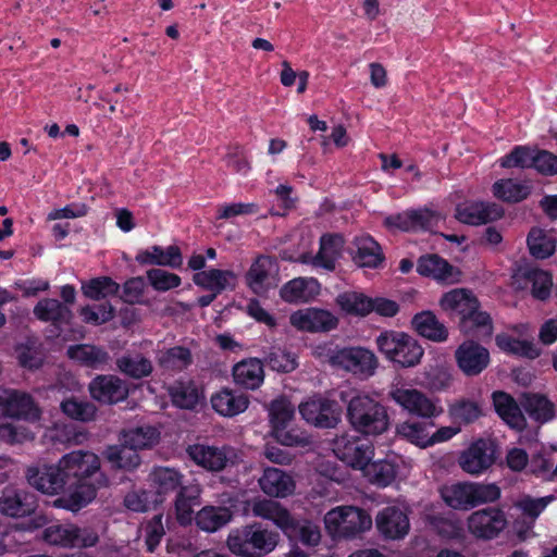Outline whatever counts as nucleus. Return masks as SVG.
Masks as SVG:
<instances>
[{"mask_svg":"<svg viewBox=\"0 0 557 557\" xmlns=\"http://www.w3.org/2000/svg\"><path fill=\"white\" fill-rule=\"evenodd\" d=\"M28 484L46 495L66 494L54 500L58 508L78 511L91 503L100 487L108 485L98 455L89 450H73L57 463L28 467Z\"/></svg>","mask_w":557,"mask_h":557,"instance_id":"1","label":"nucleus"},{"mask_svg":"<svg viewBox=\"0 0 557 557\" xmlns=\"http://www.w3.org/2000/svg\"><path fill=\"white\" fill-rule=\"evenodd\" d=\"M346 405V420L350 428L364 436H379L391 426L388 408L364 392H341Z\"/></svg>","mask_w":557,"mask_h":557,"instance_id":"2","label":"nucleus"},{"mask_svg":"<svg viewBox=\"0 0 557 557\" xmlns=\"http://www.w3.org/2000/svg\"><path fill=\"white\" fill-rule=\"evenodd\" d=\"M438 304L449 318L459 319V327L462 332H474L487 325V312L480 310L481 304L470 289L454 288L446 292Z\"/></svg>","mask_w":557,"mask_h":557,"instance_id":"3","label":"nucleus"},{"mask_svg":"<svg viewBox=\"0 0 557 557\" xmlns=\"http://www.w3.org/2000/svg\"><path fill=\"white\" fill-rule=\"evenodd\" d=\"M226 544L228 549L237 556L263 557L276 547L277 534L260 523H253L232 530Z\"/></svg>","mask_w":557,"mask_h":557,"instance_id":"4","label":"nucleus"},{"mask_svg":"<svg viewBox=\"0 0 557 557\" xmlns=\"http://www.w3.org/2000/svg\"><path fill=\"white\" fill-rule=\"evenodd\" d=\"M375 343L379 351L400 368L416 367L424 355V349L419 342L405 332L383 331Z\"/></svg>","mask_w":557,"mask_h":557,"instance_id":"5","label":"nucleus"},{"mask_svg":"<svg viewBox=\"0 0 557 557\" xmlns=\"http://www.w3.org/2000/svg\"><path fill=\"white\" fill-rule=\"evenodd\" d=\"M325 529L333 539H355L372 527L371 516L361 508L338 506L326 512Z\"/></svg>","mask_w":557,"mask_h":557,"instance_id":"6","label":"nucleus"},{"mask_svg":"<svg viewBox=\"0 0 557 557\" xmlns=\"http://www.w3.org/2000/svg\"><path fill=\"white\" fill-rule=\"evenodd\" d=\"M322 355L331 366L351 372L361 379L372 376L379 364L376 356L363 347L329 346L323 349Z\"/></svg>","mask_w":557,"mask_h":557,"instance_id":"7","label":"nucleus"},{"mask_svg":"<svg viewBox=\"0 0 557 557\" xmlns=\"http://www.w3.org/2000/svg\"><path fill=\"white\" fill-rule=\"evenodd\" d=\"M301 418L319 429H334L342 421L343 408L335 399L314 395L298 406Z\"/></svg>","mask_w":557,"mask_h":557,"instance_id":"8","label":"nucleus"},{"mask_svg":"<svg viewBox=\"0 0 557 557\" xmlns=\"http://www.w3.org/2000/svg\"><path fill=\"white\" fill-rule=\"evenodd\" d=\"M188 458L209 472H220L236 465L237 454L228 445L214 446L196 443L186 448Z\"/></svg>","mask_w":557,"mask_h":557,"instance_id":"9","label":"nucleus"},{"mask_svg":"<svg viewBox=\"0 0 557 557\" xmlns=\"http://www.w3.org/2000/svg\"><path fill=\"white\" fill-rule=\"evenodd\" d=\"M278 271L280 267L275 257L260 255L246 272L245 283L255 295L264 297L271 289L277 287Z\"/></svg>","mask_w":557,"mask_h":557,"instance_id":"10","label":"nucleus"},{"mask_svg":"<svg viewBox=\"0 0 557 557\" xmlns=\"http://www.w3.org/2000/svg\"><path fill=\"white\" fill-rule=\"evenodd\" d=\"M388 397L411 416L423 420H433L444 411L437 400L416 388L393 387Z\"/></svg>","mask_w":557,"mask_h":557,"instance_id":"11","label":"nucleus"},{"mask_svg":"<svg viewBox=\"0 0 557 557\" xmlns=\"http://www.w3.org/2000/svg\"><path fill=\"white\" fill-rule=\"evenodd\" d=\"M333 451L347 466L361 471L374 456V447L371 443L347 433L333 441Z\"/></svg>","mask_w":557,"mask_h":557,"instance_id":"12","label":"nucleus"},{"mask_svg":"<svg viewBox=\"0 0 557 557\" xmlns=\"http://www.w3.org/2000/svg\"><path fill=\"white\" fill-rule=\"evenodd\" d=\"M444 503L456 510H469L487 502V485L458 482L440 488Z\"/></svg>","mask_w":557,"mask_h":557,"instance_id":"13","label":"nucleus"},{"mask_svg":"<svg viewBox=\"0 0 557 557\" xmlns=\"http://www.w3.org/2000/svg\"><path fill=\"white\" fill-rule=\"evenodd\" d=\"M88 391L91 398L102 405L119 404L129 395L128 383L113 374L97 375L90 381Z\"/></svg>","mask_w":557,"mask_h":557,"instance_id":"14","label":"nucleus"},{"mask_svg":"<svg viewBox=\"0 0 557 557\" xmlns=\"http://www.w3.org/2000/svg\"><path fill=\"white\" fill-rule=\"evenodd\" d=\"M440 215L428 208L406 210L385 218L384 224L403 232L432 231L437 226Z\"/></svg>","mask_w":557,"mask_h":557,"instance_id":"15","label":"nucleus"},{"mask_svg":"<svg viewBox=\"0 0 557 557\" xmlns=\"http://www.w3.org/2000/svg\"><path fill=\"white\" fill-rule=\"evenodd\" d=\"M289 322L297 330L310 333L330 332L338 325V319L332 312L313 307L293 312Z\"/></svg>","mask_w":557,"mask_h":557,"instance_id":"16","label":"nucleus"},{"mask_svg":"<svg viewBox=\"0 0 557 557\" xmlns=\"http://www.w3.org/2000/svg\"><path fill=\"white\" fill-rule=\"evenodd\" d=\"M37 508L36 496L23 488L5 486L0 495V513L11 518L30 516Z\"/></svg>","mask_w":557,"mask_h":557,"instance_id":"17","label":"nucleus"},{"mask_svg":"<svg viewBox=\"0 0 557 557\" xmlns=\"http://www.w3.org/2000/svg\"><path fill=\"white\" fill-rule=\"evenodd\" d=\"M379 533L386 540L404 539L410 529L407 512L396 506L383 508L375 517Z\"/></svg>","mask_w":557,"mask_h":557,"instance_id":"18","label":"nucleus"},{"mask_svg":"<svg viewBox=\"0 0 557 557\" xmlns=\"http://www.w3.org/2000/svg\"><path fill=\"white\" fill-rule=\"evenodd\" d=\"M458 368L468 376L480 374L487 366V349L474 341H465L455 351Z\"/></svg>","mask_w":557,"mask_h":557,"instance_id":"19","label":"nucleus"},{"mask_svg":"<svg viewBox=\"0 0 557 557\" xmlns=\"http://www.w3.org/2000/svg\"><path fill=\"white\" fill-rule=\"evenodd\" d=\"M149 481L157 496L154 503H162L166 496L177 494L186 485L183 483L184 474L171 467H154L149 474Z\"/></svg>","mask_w":557,"mask_h":557,"instance_id":"20","label":"nucleus"},{"mask_svg":"<svg viewBox=\"0 0 557 557\" xmlns=\"http://www.w3.org/2000/svg\"><path fill=\"white\" fill-rule=\"evenodd\" d=\"M493 406L499 418L512 430L522 432L527 429V419L521 404L508 393L494 392L492 394Z\"/></svg>","mask_w":557,"mask_h":557,"instance_id":"21","label":"nucleus"},{"mask_svg":"<svg viewBox=\"0 0 557 557\" xmlns=\"http://www.w3.org/2000/svg\"><path fill=\"white\" fill-rule=\"evenodd\" d=\"M135 260L140 265H159L178 269L183 264V256L181 249L176 245H170L163 248L153 245L147 249L139 250Z\"/></svg>","mask_w":557,"mask_h":557,"instance_id":"22","label":"nucleus"},{"mask_svg":"<svg viewBox=\"0 0 557 557\" xmlns=\"http://www.w3.org/2000/svg\"><path fill=\"white\" fill-rule=\"evenodd\" d=\"M232 376L238 387L255 391L264 381L263 363L258 358L244 359L233 366Z\"/></svg>","mask_w":557,"mask_h":557,"instance_id":"23","label":"nucleus"},{"mask_svg":"<svg viewBox=\"0 0 557 557\" xmlns=\"http://www.w3.org/2000/svg\"><path fill=\"white\" fill-rule=\"evenodd\" d=\"M521 407L530 419L539 424L548 423L556 417V406L545 394L523 393Z\"/></svg>","mask_w":557,"mask_h":557,"instance_id":"24","label":"nucleus"},{"mask_svg":"<svg viewBox=\"0 0 557 557\" xmlns=\"http://www.w3.org/2000/svg\"><path fill=\"white\" fill-rule=\"evenodd\" d=\"M34 315L41 322H50L59 331L69 325L73 313L71 309L54 298L39 300L33 310Z\"/></svg>","mask_w":557,"mask_h":557,"instance_id":"25","label":"nucleus"},{"mask_svg":"<svg viewBox=\"0 0 557 557\" xmlns=\"http://www.w3.org/2000/svg\"><path fill=\"white\" fill-rule=\"evenodd\" d=\"M201 491L198 483H188L177 492L174 508L181 525H189L195 520L194 507L200 505Z\"/></svg>","mask_w":557,"mask_h":557,"instance_id":"26","label":"nucleus"},{"mask_svg":"<svg viewBox=\"0 0 557 557\" xmlns=\"http://www.w3.org/2000/svg\"><path fill=\"white\" fill-rule=\"evenodd\" d=\"M411 327L422 337L434 342L444 343L448 338V329L431 310L416 313L411 319Z\"/></svg>","mask_w":557,"mask_h":557,"instance_id":"27","label":"nucleus"},{"mask_svg":"<svg viewBox=\"0 0 557 557\" xmlns=\"http://www.w3.org/2000/svg\"><path fill=\"white\" fill-rule=\"evenodd\" d=\"M212 408L223 417H234L244 412L249 406V397L231 388H222L211 396Z\"/></svg>","mask_w":557,"mask_h":557,"instance_id":"28","label":"nucleus"},{"mask_svg":"<svg viewBox=\"0 0 557 557\" xmlns=\"http://www.w3.org/2000/svg\"><path fill=\"white\" fill-rule=\"evenodd\" d=\"M519 276L531 285V295L534 299L546 301L550 297L554 286L550 272L527 264L519 269Z\"/></svg>","mask_w":557,"mask_h":557,"instance_id":"29","label":"nucleus"},{"mask_svg":"<svg viewBox=\"0 0 557 557\" xmlns=\"http://www.w3.org/2000/svg\"><path fill=\"white\" fill-rule=\"evenodd\" d=\"M193 281L197 286L220 295L227 288L235 289L237 277L231 270L210 269L196 272Z\"/></svg>","mask_w":557,"mask_h":557,"instance_id":"30","label":"nucleus"},{"mask_svg":"<svg viewBox=\"0 0 557 557\" xmlns=\"http://www.w3.org/2000/svg\"><path fill=\"white\" fill-rule=\"evenodd\" d=\"M261 490L273 497H286L295 490L293 478L277 468H267L259 479Z\"/></svg>","mask_w":557,"mask_h":557,"instance_id":"31","label":"nucleus"},{"mask_svg":"<svg viewBox=\"0 0 557 557\" xmlns=\"http://www.w3.org/2000/svg\"><path fill=\"white\" fill-rule=\"evenodd\" d=\"M356 250L352 252L354 262L360 268H380L385 257L381 246L370 236L357 237L354 242Z\"/></svg>","mask_w":557,"mask_h":557,"instance_id":"32","label":"nucleus"},{"mask_svg":"<svg viewBox=\"0 0 557 557\" xmlns=\"http://www.w3.org/2000/svg\"><path fill=\"white\" fill-rule=\"evenodd\" d=\"M9 419L36 422L40 420L41 410L34 398L24 392L9 389Z\"/></svg>","mask_w":557,"mask_h":557,"instance_id":"33","label":"nucleus"},{"mask_svg":"<svg viewBox=\"0 0 557 557\" xmlns=\"http://www.w3.org/2000/svg\"><path fill=\"white\" fill-rule=\"evenodd\" d=\"M417 272L421 276L431 277L438 282H454V267L435 253L421 256L417 261Z\"/></svg>","mask_w":557,"mask_h":557,"instance_id":"34","label":"nucleus"},{"mask_svg":"<svg viewBox=\"0 0 557 557\" xmlns=\"http://www.w3.org/2000/svg\"><path fill=\"white\" fill-rule=\"evenodd\" d=\"M115 364L122 374L134 380L148 377L153 371L152 361L141 352L125 354L116 359Z\"/></svg>","mask_w":557,"mask_h":557,"instance_id":"35","label":"nucleus"},{"mask_svg":"<svg viewBox=\"0 0 557 557\" xmlns=\"http://www.w3.org/2000/svg\"><path fill=\"white\" fill-rule=\"evenodd\" d=\"M486 451L487 442L480 438L460 454L458 465L469 474L482 473L487 469Z\"/></svg>","mask_w":557,"mask_h":557,"instance_id":"36","label":"nucleus"},{"mask_svg":"<svg viewBox=\"0 0 557 557\" xmlns=\"http://www.w3.org/2000/svg\"><path fill=\"white\" fill-rule=\"evenodd\" d=\"M232 511L222 506H205L195 515L196 525L206 532L212 533L232 520Z\"/></svg>","mask_w":557,"mask_h":557,"instance_id":"37","label":"nucleus"},{"mask_svg":"<svg viewBox=\"0 0 557 557\" xmlns=\"http://www.w3.org/2000/svg\"><path fill=\"white\" fill-rule=\"evenodd\" d=\"M255 512L265 519L272 520L285 534L292 537L293 532L297 529L298 522L284 508L274 502H262L255 506Z\"/></svg>","mask_w":557,"mask_h":557,"instance_id":"38","label":"nucleus"},{"mask_svg":"<svg viewBox=\"0 0 557 557\" xmlns=\"http://www.w3.org/2000/svg\"><path fill=\"white\" fill-rule=\"evenodd\" d=\"M319 286L315 278L296 277L285 283L280 289L281 298L288 304H299L308 301L313 289Z\"/></svg>","mask_w":557,"mask_h":557,"instance_id":"39","label":"nucleus"},{"mask_svg":"<svg viewBox=\"0 0 557 557\" xmlns=\"http://www.w3.org/2000/svg\"><path fill=\"white\" fill-rule=\"evenodd\" d=\"M67 355L71 359L92 369H101L110 360V356L104 348L87 344L69 347Z\"/></svg>","mask_w":557,"mask_h":557,"instance_id":"40","label":"nucleus"},{"mask_svg":"<svg viewBox=\"0 0 557 557\" xmlns=\"http://www.w3.org/2000/svg\"><path fill=\"white\" fill-rule=\"evenodd\" d=\"M434 425L433 420L405 421L397 425L396 433L408 442L425 448L430 446V434Z\"/></svg>","mask_w":557,"mask_h":557,"instance_id":"41","label":"nucleus"},{"mask_svg":"<svg viewBox=\"0 0 557 557\" xmlns=\"http://www.w3.org/2000/svg\"><path fill=\"white\" fill-rule=\"evenodd\" d=\"M527 245L530 255L540 260L552 257L556 251L555 237L539 226H534L529 231Z\"/></svg>","mask_w":557,"mask_h":557,"instance_id":"42","label":"nucleus"},{"mask_svg":"<svg viewBox=\"0 0 557 557\" xmlns=\"http://www.w3.org/2000/svg\"><path fill=\"white\" fill-rule=\"evenodd\" d=\"M60 409L69 419L79 422H91L97 417V407L88 401L75 396L66 397L60 403Z\"/></svg>","mask_w":557,"mask_h":557,"instance_id":"43","label":"nucleus"},{"mask_svg":"<svg viewBox=\"0 0 557 557\" xmlns=\"http://www.w3.org/2000/svg\"><path fill=\"white\" fill-rule=\"evenodd\" d=\"M160 432L151 425H141L121 432L120 441L138 450L152 447L159 440Z\"/></svg>","mask_w":557,"mask_h":557,"instance_id":"44","label":"nucleus"},{"mask_svg":"<svg viewBox=\"0 0 557 557\" xmlns=\"http://www.w3.org/2000/svg\"><path fill=\"white\" fill-rule=\"evenodd\" d=\"M495 341L502 350L531 360L537 358L542 351L532 341L519 339L506 334L497 335Z\"/></svg>","mask_w":557,"mask_h":557,"instance_id":"45","label":"nucleus"},{"mask_svg":"<svg viewBox=\"0 0 557 557\" xmlns=\"http://www.w3.org/2000/svg\"><path fill=\"white\" fill-rule=\"evenodd\" d=\"M336 305L346 314L366 317L371 313V298L357 292H344L338 294Z\"/></svg>","mask_w":557,"mask_h":557,"instance_id":"46","label":"nucleus"},{"mask_svg":"<svg viewBox=\"0 0 557 557\" xmlns=\"http://www.w3.org/2000/svg\"><path fill=\"white\" fill-rule=\"evenodd\" d=\"M362 471L370 483L380 487L389 485L397 475L396 465L385 459L373 462L370 461Z\"/></svg>","mask_w":557,"mask_h":557,"instance_id":"47","label":"nucleus"},{"mask_svg":"<svg viewBox=\"0 0 557 557\" xmlns=\"http://www.w3.org/2000/svg\"><path fill=\"white\" fill-rule=\"evenodd\" d=\"M158 363L166 371H182L193 363V355L187 347L174 346L158 356Z\"/></svg>","mask_w":557,"mask_h":557,"instance_id":"48","label":"nucleus"},{"mask_svg":"<svg viewBox=\"0 0 557 557\" xmlns=\"http://www.w3.org/2000/svg\"><path fill=\"white\" fill-rule=\"evenodd\" d=\"M530 186L517 182L512 178L500 180L493 185V194L496 198L506 202L516 203L529 197Z\"/></svg>","mask_w":557,"mask_h":557,"instance_id":"49","label":"nucleus"},{"mask_svg":"<svg viewBox=\"0 0 557 557\" xmlns=\"http://www.w3.org/2000/svg\"><path fill=\"white\" fill-rule=\"evenodd\" d=\"M272 430L288 426L295 417V406L286 396H278L267 405Z\"/></svg>","mask_w":557,"mask_h":557,"instance_id":"50","label":"nucleus"},{"mask_svg":"<svg viewBox=\"0 0 557 557\" xmlns=\"http://www.w3.org/2000/svg\"><path fill=\"white\" fill-rule=\"evenodd\" d=\"M536 147H530L528 145L515 146L510 152L503 156L498 163L504 169H533Z\"/></svg>","mask_w":557,"mask_h":557,"instance_id":"51","label":"nucleus"},{"mask_svg":"<svg viewBox=\"0 0 557 557\" xmlns=\"http://www.w3.org/2000/svg\"><path fill=\"white\" fill-rule=\"evenodd\" d=\"M120 284L110 276L94 277L82 284L84 296L92 300H101L109 296H115L120 292Z\"/></svg>","mask_w":557,"mask_h":557,"instance_id":"52","label":"nucleus"},{"mask_svg":"<svg viewBox=\"0 0 557 557\" xmlns=\"http://www.w3.org/2000/svg\"><path fill=\"white\" fill-rule=\"evenodd\" d=\"M107 458L114 467L126 471L135 470L141 462L137 450L123 442L120 446H111Z\"/></svg>","mask_w":557,"mask_h":557,"instance_id":"53","label":"nucleus"},{"mask_svg":"<svg viewBox=\"0 0 557 557\" xmlns=\"http://www.w3.org/2000/svg\"><path fill=\"white\" fill-rule=\"evenodd\" d=\"M455 218L465 224L487 223V205L483 201H465L456 207Z\"/></svg>","mask_w":557,"mask_h":557,"instance_id":"54","label":"nucleus"},{"mask_svg":"<svg viewBox=\"0 0 557 557\" xmlns=\"http://www.w3.org/2000/svg\"><path fill=\"white\" fill-rule=\"evenodd\" d=\"M10 398L9 389L0 387V431L3 437L12 443L22 442L27 435L20 432L16 426L11 423H4L9 419Z\"/></svg>","mask_w":557,"mask_h":557,"instance_id":"55","label":"nucleus"},{"mask_svg":"<svg viewBox=\"0 0 557 557\" xmlns=\"http://www.w3.org/2000/svg\"><path fill=\"white\" fill-rule=\"evenodd\" d=\"M277 443L288 447H306L311 443L308 433L300 428L280 426L272 430Z\"/></svg>","mask_w":557,"mask_h":557,"instance_id":"56","label":"nucleus"},{"mask_svg":"<svg viewBox=\"0 0 557 557\" xmlns=\"http://www.w3.org/2000/svg\"><path fill=\"white\" fill-rule=\"evenodd\" d=\"M554 499V495H547L539 498L524 495L515 504V506L522 512L524 518L536 521V519Z\"/></svg>","mask_w":557,"mask_h":557,"instance_id":"57","label":"nucleus"},{"mask_svg":"<svg viewBox=\"0 0 557 557\" xmlns=\"http://www.w3.org/2000/svg\"><path fill=\"white\" fill-rule=\"evenodd\" d=\"M264 362L274 371L292 372L297 368L295 356L282 348L272 347L264 357Z\"/></svg>","mask_w":557,"mask_h":557,"instance_id":"58","label":"nucleus"},{"mask_svg":"<svg viewBox=\"0 0 557 557\" xmlns=\"http://www.w3.org/2000/svg\"><path fill=\"white\" fill-rule=\"evenodd\" d=\"M147 280L151 287L158 292H168L181 285L182 278L162 269H150L146 272Z\"/></svg>","mask_w":557,"mask_h":557,"instance_id":"59","label":"nucleus"},{"mask_svg":"<svg viewBox=\"0 0 557 557\" xmlns=\"http://www.w3.org/2000/svg\"><path fill=\"white\" fill-rule=\"evenodd\" d=\"M449 416L454 423L469 424L479 418L481 410L470 400H460L449 406Z\"/></svg>","mask_w":557,"mask_h":557,"instance_id":"60","label":"nucleus"},{"mask_svg":"<svg viewBox=\"0 0 557 557\" xmlns=\"http://www.w3.org/2000/svg\"><path fill=\"white\" fill-rule=\"evenodd\" d=\"M45 542L51 545L63 547H73V525L72 524H52L42 532Z\"/></svg>","mask_w":557,"mask_h":557,"instance_id":"61","label":"nucleus"},{"mask_svg":"<svg viewBox=\"0 0 557 557\" xmlns=\"http://www.w3.org/2000/svg\"><path fill=\"white\" fill-rule=\"evenodd\" d=\"M16 351L18 362L23 368L33 370L41 367L42 355L38 347L35 346V343L27 342L22 344L16 348Z\"/></svg>","mask_w":557,"mask_h":557,"instance_id":"62","label":"nucleus"},{"mask_svg":"<svg viewBox=\"0 0 557 557\" xmlns=\"http://www.w3.org/2000/svg\"><path fill=\"white\" fill-rule=\"evenodd\" d=\"M533 169L543 176L557 175V154L537 148Z\"/></svg>","mask_w":557,"mask_h":557,"instance_id":"63","label":"nucleus"},{"mask_svg":"<svg viewBox=\"0 0 557 557\" xmlns=\"http://www.w3.org/2000/svg\"><path fill=\"white\" fill-rule=\"evenodd\" d=\"M171 395L173 403L184 409H193L199 401L197 388L190 385H180L173 388Z\"/></svg>","mask_w":557,"mask_h":557,"instance_id":"64","label":"nucleus"}]
</instances>
